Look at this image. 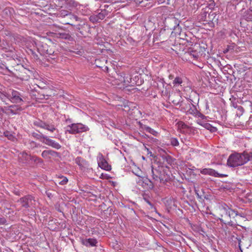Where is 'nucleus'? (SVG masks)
Wrapping results in <instances>:
<instances>
[{
  "mask_svg": "<svg viewBox=\"0 0 252 252\" xmlns=\"http://www.w3.org/2000/svg\"><path fill=\"white\" fill-rule=\"evenodd\" d=\"M37 51L41 55L46 56L51 60L58 59L60 54L56 46L51 40L45 39L44 41L34 42Z\"/></svg>",
  "mask_w": 252,
  "mask_h": 252,
  "instance_id": "1",
  "label": "nucleus"
},
{
  "mask_svg": "<svg viewBox=\"0 0 252 252\" xmlns=\"http://www.w3.org/2000/svg\"><path fill=\"white\" fill-rule=\"evenodd\" d=\"M206 50L199 44H195L192 46L187 48L182 54V58L189 62L200 60L202 58H205Z\"/></svg>",
  "mask_w": 252,
  "mask_h": 252,
  "instance_id": "2",
  "label": "nucleus"
},
{
  "mask_svg": "<svg viewBox=\"0 0 252 252\" xmlns=\"http://www.w3.org/2000/svg\"><path fill=\"white\" fill-rule=\"evenodd\" d=\"M219 214L220 217V220L221 222L230 226L235 225L231 220V219L235 218L236 216L240 215L238 211L231 209L226 204L220 203L218 208Z\"/></svg>",
  "mask_w": 252,
  "mask_h": 252,
  "instance_id": "3",
  "label": "nucleus"
},
{
  "mask_svg": "<svg viewBox=\"0 0 252 252\" xmlns=\"http://www.w3.org/2000/svg\"><path fill=\"white\" fill-rule=\"evenodd\" d=\"M252 160V153L244 151L242 153H235L231 154L227 161L228 166L235 167L243 165Z\"/></svg>",
  "mask_w": 252,
  "mask_h": 252,
  "instance_id": "4",
  "label": "nucleus"
},
{
  "mask_svg": "<svg viewBox=\"0 0 252 252\" xmlns=\"http://www.w3.org/2000/svg\"><path fill=\"white\" fill-rule=\"evenodd\" d=\"M216 14L215 12H210L208 13L207 12L204 11L202 12L199 16L200 20L205 23L204 25H208L209 28H214L215 27V23L217 22L218 18H216Z\"/></svg>",
  "mask_w": 252,
  "mask_h": 252,
  "instance_id": "5",
  "label": "nucleus"
},
{
  "mask_svg": "<svg viewBox=\"0 0 252 252\" xmlns=\"http://www.w3.org/2000/svg\"><path fill=\"white\" fill-rule=\"evenodd\" d=\"M13 75L23 81H28L32 75L33 71L24 67L22 65L19 66L17 71H15Z\"/></svg>",
  "mask_w": 252,
  "mask_h": 252,
  "instance_id": "6",
  "label": "nucleus"
},
{
  "mask_svg": "<svg viewBox=\"0 0 252 252\" xmlns=\"http://www.w3.org/2000/svg\"><path fill=\"white\" fill-rule=\"evenodd\" d=\"M18 202L21 204L22 207L26 209L34 207L36 204L35 197L31 194L20 198Z\"/></svg>",
  "mask_w": 252,
  "mask_h": 252,
  "instance_id": "7",
  "label": "nucleus"
},
{
  "mask_svg": "<svg viewBox=\"0 0 252 252\" xmlns=\"http://www.w3.org/2000/svg\"><path fill=\"white\" fill-rule=\"evenodd\" d=\"M180 21L175 17L173 14L169 15L165 18L164 20V24L165 28L167 30H172L173 28L177 27L180 24Z\"/></svg>",
  "mask_w": 252,
  "mask_h": 252,
  "instance_id": "8",
  "label": "nucleus"
},
{
  "mask_svg": "<svg viewBox=\"0 0 252 252\" xmlns=\"http://www.w3.org/2000/svg\"><path fill=\"white\" fill-rule=\"evenodd\" d=\"M5 64L6 69L12 75L14 74L15 71H17L19 66L22 65L21 64L18 63L13 58L8 59Z\"/></svg>",
  "mask_w": 252,
  "mask_h": 252,
  "instance_id": "9",
  "label": "nucleus"
},
{
  "mask_svg": "<svg viewBox=\"0 0 252 252\" xmlns=\"http://www.w3.org/2000/svg\"><path fill=\"white\" fill-rule=\"evenodd\" d=\"M125 72L115 71H114V73L112 74L111 80L114 85H123V81L125 80L124 79V75Z\"/></svg>",
  "mask_w": 252,
  "mask_h": 252,
  "instance_id": "10",
  "label": "nucleus"
},
{
  "mask_svg": "<svg viewBox=\"0 0 252 252\" xmlns=\"http://www.w3.org/2000/svg\"><path fill=\"white\" fill-rule=\"evenodd\" d=\"M33 125L45 129H46L51 132H54L56 128L55 126L53 124H47L44 121L40 120H36L33 123Z\"/></svg>",
  "mask_w": 252,
  "mask_h": 252,
  "instance_id": "11",
  "label": "nucleus"
},
{
  "mask_svg": "<svg viewBox=\"0 0 252 252\" xmlns=\"http://www.w3.org/2000/svg\"><path fill=\"white\" fill-rule=\"evenodd\" d=\"M24 97L19 92L13 90L9 100L13 103H20L24 101Z\"/></svg>",
  "mask_w": 252,
  "mask_h": 252,
  "instance_id": "12",
  "label": "nucleus"
},
{
  "mask_svg": "<svg viewBox=\"0 0 252 252\" xmlns=\"http://www.w3.org/2000/svg\"><path fill=\"white\" fill-rule=\"evenodd\" d=\"M200 173L203 175H208L215 177H224L227 176L226 174H220L211 168H204L201 170Z\"/></svg>",
  "mask_w": 252,
  "mask_h": 252,
  "instance_id": "13",
  "label": "nucleus"
},
{
  "mask_svg": "<svg viewBox=\"0 0 252 252\" xmlns=\"http://www.w3.org/2000/svg\"><path fill=\"white\" fill-rule=\"evenodd\" d=\"M107 60L104 57H101L99 59H96L94 62V64L96 67L101 68L103 70H108V67L106 65Z\"/></svg>",
  "mask_w": 252,
  "mask_h": 252,
  "instance_id": "14",
  "label": "nucleus"
},
{
  "mask_svg": "<svg viewBox=\"0 0 252 252\" xmlns=\"http://www.w3.org/2000/svg\"><path fill=\"white\" fill-rule=\"evenodd\" d=\"M152 174L153 180L155 184H156V183L159 181L160 183L164 181V179L161 174V171H160L158 169L154 168V167L152 166Z\"/></svg>",
  "mask_w": 252,
  "mask_h": 252,
  "instance_id": "15",
  "label": "nucleus"
},
{
  "mask_svg": "<svg viewBox=\"0 0 252 252\" xmlns=\"http://www.w3.org/2000/svg\"><path fill=\"white\" fill-rule=\"evenodd\" d=\"M100 156L99 161H98L99 166L105 170L110 171L111 169V166L108 164L102 154H101Z\"/></svg>",
  "mask_w": 252,
  "mask_h": 252,
  "instance_id": "16",
  "label": "nucleus"
},
{
  "mask_svg": "<svg viewBox=\"0 0 252 252\" xmlns=\"http://www.w3.org/2000/svg\"><path fill=\"white\" fill-rule=\"evenodd\" d=\"M41 142L56 149H59L61 148V145L59 143L50 139L47 136H46L45 139L41 141Z\"/></svg>",
  "mask_w": 252,
  "mask_h": 252,
  "instance_id": "17",
  "label": "nucleus"
},
{
  "mask_svg": "<svg viewBox=\"0 0 252 252\" xmlns=\"http://www.w3.org/2000/svg\"><path fill=\"white\" fill-rule=\"evenodd\" d=\"M10 94L6 92V88L1 85H0V99L5 102L6 99L9 100Z\"/></svg>",
  "mask_w": 252,
  "mask_h": 252,
  "instance_id": "18",
  "label": "nucleus"
},
{
  "mask_svg": "<svg viewBox=\"0 0 252 252\" xmlns=\"http://www.w3.org/2000/svg\"><path fill=\"white\" fill-rule=\"evenodd\" d=\"M143 82V80L141 79V75L137 74L134 76H131V79L130 81V83H131L130 84V86H140Z\"/></svg>",
  "mask_w": 252,
  "mask_h": 252,
  "instance_id": "19",
  "label": "nucleus"
},
{
  "mask_svg": "<svg viewBox=\"0 0 252 252\" xmlns=\"http://www.w3.org/2000/svg\"><path fill=\"white\" fill-rule=\"evenodd\" d=\"M188 99L191 104H192V103L194 104H198L199 100V94L195 91H191Z\"/></svg>",
  "mask_w": 252,
  "mask_h": 252,
  "instance_id": "20",
  "label": "nucleus"
},
{
  "mask_svg": "<svg viewBox=\"0 0 252 252\" xmlns=\"http://www.w3.org/2000/svg\"><path fill=\"white\" fill-rule=\"evenodd\" d=\"M65 132H68L69 134H75L79 133L78 123L72 124L66 127Z\"/></svg>",
  "mask_w": 252,
  "mask_h": 252,
  "instance_id": "21",
  "label": "nucleus"
},
{
  "mask_svg": "<svg viewBox=\"0 0 252 252\" xmlns=\"http://www.w3.org/2000/svg\"><path fill=\"white\" fill-rule=\"evenodd\" d=\"M58 15L62 17H64L65 16L68 17L71 20H75L76 21H78V18L77 16L71 14L68 11L63 10L60 11L58 14Z\"/></svg>",
  "mask_w": 252,
  "mask_h": 252,
  "instance_id": "22",
  "label": "nucleus"
},
{
  "mask_svg": "<svg viewBox=\"0 0 252 252\" xmlns=\"http://www.w3.org/2000/svg\"><path fill=\"white\" fill-rule=\"evenodd\" d=\"M6 110L12 114H17L18 111H21L23 109L22 107L18 105H11L6 108Z\"/></svg>",
  "mask_w": 252,
  "mask_h": 252,
  "instance_id": "23",
  "label": "nucleus"
},
{
  "mask_svg": "<svg viewBox=\"0 0 252 252\" xmlns=\"http://www.w3.org/2000/svg\"><path fill=\"white\" fill-rule=\"evenodd\" d=\"M97 242L96 239L94 238L86 239L82 241V244L86 247L95 246Z\"/></svg>",
  "mask_w": 252,
  "mask_h": 252,
  "instance_id": "24",
  "label": "nucleus"
},
{
  "mask_svg": "<svg viewBox=\"0 0 252 252\" xmlns=\"http://www.w3.org/2000/svg\"><path fill=\"white\" fill-rule=\"evenodd\" d=\"M186 105H189V108L188 109L187 111V114H191L195 116L198 112V110L197 109L196 106L193 103L191 104L189 103H187V104H185Z\"/></svg>",
  "mask_w": 252,
  "mask_h": 252,
  "instance_id": "25",
  "label": "nucleus"
},
{
  "mask_svg": "<svg viewBox=\"0 0 252 252\" xmlns=\"http://www.w3.org/2000/svg\"><path fill=\"white\" fill-rule=\"evenodd\" d=\"M75 162L81 169L88 165L87 161L80 157H77L75 159Z\"/></svg>",
  "mask_w": 252,
  "mask_h": 252,
  "instance_id": "26",
  "label": "nucleus"
},
{
  "mask_svg": "<svg viewBox=\"0 0 252 252\" xmlns=\"http://www.w3.org/2000/svg\"><path fill=\"white\" fill-rule=\"evenodd\" d=\"M143 198L145 202L150 206V209L156 210V208L152 202L153 199L148 194H144L143 195Z\"/></svg>",
  "mask_w": 252,
  "mask_h": 252,
  "instance_id": "27",
  "label": "nucleus"
},
{
  "mask_svg": "<svg viewBox=\"0 0 252 252\" xmlns=\"http://www.w3.org/2000/svg\"><path fill=\"white\" fill-rule=\"evenodd\" d=\"M143 184H145L148 186V189H153L154 187L155 182L154 181H152L148 178L142 177V179L140 180Z\"/></svg>",
  "mask_w": 252,
  "mask_h": 252,
  "instance_id": "28",
  "label": "nucleus"
},
{
  "mask_svg": "<svg viewBox=\"0 0 252 252\" xmlns=\"http://www.w3.org/2000/svg\"><path fill=\"white\" fill-rule=\"evenodd\" d=\"M112 11L111 8H109V10H101V11L95 15L98 18L99 21L102 20L105 18V17L108 15L109 13H110Z\"/></svg>",
  "mask_w": 252,
  "mask_h": 252,
  "instance_id": "29",
  "label": "nucleus"
},
{
  "mask_svg": "<svg viewBox=\"0 0 252 252\" xmlns=\"http://www.w3.org/2000/svg\"><path fill=\"white\" fill-rule=\"evenodd\" d=\"M124 79L125 80L123 81V85L122 86L124 87H126L128 86H130L131 83H130V81H131V76L128 73H126L125 72L124 75Z\"/></svg>",
  "mask_w": 252,
  "mask_h": 252,
  "instance_id": "30",
  "label": "nucleus"
},
{
  "mask_svg": "<svg viewBox=\"0 0 252 252\" xmlns=\"http://www.w3.org/2000/svg\"><path fill=\"white\" fill-rule=\"evenodd\" d=\"M243 17L247 21H252V10L249 9L245 11Z\"/></svg>",
  "mask_w": 252,
  "mask_h": 252,
  "instance_id": "31",
  "label": "nucleus"
},
{
  "mask_svg": "<svg viewBox=\"0 0 252 252\" xmlns=\"http://www.w3.org/2000/svg\"><path fill=\"white\" fill-rule=\"evenodd\" d=\"M172 33H174L175 35L176 36L177 35H179V38L184 39L183 36H181V32H182V29L181 27L179 25L177 27H175L174 28H173L172 29Z\"/></svg>",
  "mask_w": 252,
  "mask_h": 252,
  "instance_id": "32",
  "label": "nucleus"
},
{
  "mask_svg": "<svg viewBox=\"0 0 252 252\" xmlns=\"http://www.w3.org/2000/svg\"><path fill=\"white\" fill-rule=\"evenodd\" d=\"M161 158L163 161H166L169 165H171L173 162L172 158L169 155L165 154L161 155Z\"/></svg>",
  "mask_w": 252,
  "mask_h": 252,
  "instance_id": "33",
  "label": "nucleus"
},
{
  "mask_svg": "<svg viewBox=\"0 0 252 252\" xmlns=\"http://www.w3.org/2000/svg\"><path fill=\"white\" fill-rule=\"evenodd\" d=\"M202 126H203L206 129L209 130L211 132H214L217 130V129L216 127L213 126L209 123H204L203 125H202Z\"/></svg>",
  "mask_w": 252,
  "mask_h": 252,
  "instance_id": "34",
  "label": "nucleus"
},
{
  "mask_svg": "<svg viewBox=\"0 0 252 252\" xmlns=\"http://www.w3.org/2000/svg\"><path fill=\"white\" fill-rule=\"evenodd\" d=\"M183 83V80L181 77L177 76L176 77L173 81V84L174 87H178L180 85H181Z\"/></svg>",
  "mask_w": 252,
  "mask_h": 252,
  "instance_id": "35",
  "label": "nucleus"
},
{
  "mask_svg": "<svg viewBox=\"0 0 252 252\" xmlns=\"http://www.w3.org/2000/svg\"><path fill=\"white\" fill-rule=\"evenodd\" d=\"M79 133L87 131L89 130V127L81 123H78Z\"/></svg>",
  "mask_w": 252,
  "mask_h": 252,
  "instance_id": "36",
  "label": "nucleus"
},
{
  "mask_svg": "<svg viewBox=\"0 0 252 252\" xmlns=\"http://www.w3.org/2000/svg\"><path fill=\"white\" fill-rule=\"evenodd\" d=\"M32 135L34 138H36V139H37L38 140H39L41 142L43 140H44L45 139V137H46V136H45V135H44L43 134H42L41 133H36V132H32Z\"/></svg>",
  "mask_w": 252,
  "mask_h": 252,
  "instance_id": "37",
  "label": "nucleus"
},
{
  "mask_svg": "<svg viewBox=\"0 0 252 252\" xmlns=\"http://www.w3.org/2000/svg\"><path fill=\"white\" fill-rule=\"evenodd\" d=\"M168 33L167 35L165 37V35L166 34V30L165 29H162L160 30L159 34V36L160 38V39L162 40V41H164V40H166V38L168 37Z\"/></svg>",
  "mask_w": 252,
  "mask_h": 252,
  "instance_id": "38",
  "label": "nucleus"
},
{
  "mask_svg": "<svg viewBox=\"0 0 252 252\" xmlns=\"http://www.w3.org/2000/svg\"><path fill=\"white\" fill-rule=\"evenodd\" d=\"M33 156H32L31 155H28L26 152H23L22 154V158L24 159L26 162H28V161L32 160V158Z\"/></svg>",
  "mask_w": 252,
  "mask_h": 252,
  "instance_id": "39",
  "label": "nucleus"
},
{
  "mask_svg": "<svg viewBox=\"0 0 252 252\" xmlns=\"http://www.w3.org/2000/svg\"><path fill=\"white\" fill-rule=\"evenodd\" d=\"M48 151V154L49 155V157L52 156L55 158H60V154L59 153L56 152L53 150H49Z\"/></svg>",
  "mask_w": 252,
  "mask_h": 252,
  "instance_id": "40",
  "label": "nucleus"
},
{
  "mask_svg": "<svg viewBox=\"0 0 252 252\" xmlns=\"http://www.w3.org/2000/svg\"><path fill=\"white\" fill-rule=\"evenodd\" d=\"M241 235V234L239 235L235 231H233L230 234V238L233 241H235L239 238V237Z\"/></svg>",
  "mask_w": 252,
  "mask_h": 252,
  "instance_id": "41",
  "label": "nucleus"
},
{
  "mask_svg": "<svg viewBox=\"0 0 252 252\" xmlns=\"http://www.w3.org/2000/svg\"><path fill=\"white\" fill-rule=\"evenodd\" d=\"M59 37L62 39H69L71 37V36L69 33H67L65 32L60 33H59Z\"/></svg>",
  "mask_w": 252,
  "mask_h": 252,
  "instance_id": "42",
  "label": "nucleus"
},
{
  "mask_svg": "<svg viewBox=\"0 0 252 252\" xmlns=\"http://www.w3.org/2000/svg\"><path fill=\"white\" fill-rule=\"evenodd\" d=\"M32 160H33L34 162L40 164H42L43 163V160L41 158L36 156H33Z\"/></svg>",
  "mask_w": 252,
  "mask_h": 252,
  "instance_id": "43",
  "label": "nucleus"
},
{
  "mask_svg": "<svg viewBox=\"0 0 252 252\" xmlns=\"http://www.w3.org/2000/svg\"><path fill=\"white\" fill-rule=\"evenodd\" d=\"M28 53L29 54H31L32 56H33V58L35 59V60H38L39 59V57H38V56L37 54H36L35 53V52L32 49H29V51H28Z\"/></svg>",
  "mask_w": 252,
  "mask_h": 252,
  "instance_id": "44",
  "label": "nucleus"
},
{
  "mask_svg": "<svg viewBox=\"0 0 252 252\" xmlns=\"http://www.w3.org/2000/svg\"><path fill=\"white\" fill-rule=\"evenodd\" d=\"M186 103L182 102L180 106L181 107V110L187 113V109L189 108V105H186Z\"/></svg>",
  "mask_w": 252,
  "mask_h": 252,
  "instance_id": "45",
  "label": "nucleus"
},
{
  "mask_svg": "<svg viewBox=\"0 0 252 252\" xmlns=\"http://www.w3.org/2000/svg\"><path fill=\"white\" fill-rule=\"evenodd\" d=\"M90 21L93 23L100 22L99 20H98V18L95 15V14H94L91 16L90 17Z\"/></svg>",
  "mask_w": 252,
  "mask_h": 252,
  "instance_id": "46",
  "label": "nucleus"
},
{
  "mask_svg": "<svg viewBox=\"0 0 252 252\" xmlns=\"http://www.w3.org/2000/svg\"><path fill=\"white\" fill-rule=\"evenodd\" d=\"M42 157L47 159H50V157H49V155L48 154V150H44L42 152L41 154Z\"/></svg>",
  "mask_w": 252,
  "mask_h": 252,
  "instance_id": "47",
  "label": "nucleus"
},
{
  "mask_svg": "<svg viewBox=\"0 0 252 252\" xmlns=\"http://www.w3.org/2000/svg\"><path fill=\"white\" fill-rule=\"evenodd\" d=\"M171 144L173 146H177L179 145V143L177 138H172L171 139Z\"/></svg>",
  "mask_w": 252,
  "mask_h": 252,
  "instance_id": "48",
  "label": "nucleus"
},
{
  "mask_svg": "<svg viewBox=\"0 0 252 252\" xmlns=\"http://www.w3.org/2000/svg\"><path fill=\"white\" fill-rule=\"evenodd\" d=\"M101 8V10H109V8H111L112 10V7L110 5H108L107 4H105L103 5H101L100 6Z\"/></svg>",
  "mask_w": 252,
  "mask_h": 252,
  "instance_id": "49",
  "label": "nucleus"
},
{
  "mask_svg": "<svg viewBox=\"0 0 252 252\" xmlns=\"http://www.w3.org/2000/svg\"><path fill=\"white\" fill-rule=\"evenodd\" d=\"M60 178H63V180L59 182L60 185H65L67 183L68 179L66 177L62 176Z\"/></svg>",
  "mask_w": 252,
  "mask_h": 252,
  "instance_id": "50",
  "label": "nucleus"
},
{
  "mask_svg": "<svg viewBox=\"0 0 252 252\" xmlns=\"http://www.w3.org/2000/svg\"><path fill=\"white\" fill-rule=\"evenodd\" d=\"M236 46L235 43H232L230 45H227V50H230L231 52L234 51Z\"/></svg>",
  "mask_w": 252,
  "mask_h": 252,
  "instance_id": "51",
  "label": "nucleus"
},
{
  "mask_svg": "<svg viewBox=\"0 0 252 252\" xmlns=\"http://www.w3.org/2000/svg\"><path fill=\"white\" fill-rule=\"evenodd\" d=\"M139 125L140 128L141 129H142L143 130H145L146 131H147V130H148L149 127V126H147V125L143 124L141 122H139Z\"/></svg>",
  "mask_w": 252,
  "mask_h": 252,
  "instance_id": "52",
  "label": "nucleus"
},
{
  "mask_svg": "<svg viewBox=\"0 0 252 252\" xmlns=\"http://www.w3.org/2000/svg\"><path fill=\"white\" fill-rule=\"evenodd\" d=\"M147 132L153 134V135L156 136L158 134V132L156 130H154L153 128L150 127H149L148 130H147Z\"/></svg>",
  "mask_w": 252,
  "mask_h": 252,
  "instance_id": "53",
  "label": "nucleus"
},
{
  "mask_svg": "<svg viewBox=\"0 0 252 252\" xmlns=\"http://www.w3.org/2000/svg\"><path fill=\"white\" fill-rule=\"evenodd\" d=\"M14 38L15 40L17 42H20L22 41L23 39V37L19 35H15Z\"/></svg>",
  "mask_w": 252,
  "mask_h": 252,
  "instance_id": "54",
  "label": "nucleus"
},
{
  "mask_svg": "<svg viewBox=\"0 0 252 252\" xmlns=\"http://www.w3.org/2000/svg\"><path fill=\"white\" fill-rule=\"evenodd\" d=\"M7 224V220L4 217L0 218V225H4Z\"/></svg>",
  "mask_w": 252,
  "mask_h": 252,
  "instance_id": "55",
  "label": "nucleus"
},
{
  "mask_svg": "<svg viewBox=\"0 0 252 252\" xmlns=\"http://www.w3.org/2000/svg\"><path fill=\"white\" fill-rule=\"evenodd\" d=\"M243 238V236L242 235H240L238 238H237V239L236 240L237 241H238V248H239V249H241V248H242L241 247V239Z\"/></svg>",
  "mask_w": 252,
  "mask_h": 252,
  "instance_id": "56",
  "label": "nucleus"
},
{
  "mask_svg": "<svg viewBox=\"0 0 252 252\" xmlns=\"http://www.w3.org/2000/svg\"><path fill=\"white\" fill-rule=\"evenodd\" d=\"M195 116H197L199 118H202V119H204L206 118V117L203 114H202V113H201L199 111H198L197 114H196Z\"/></svg>",
  "mask_w": 252,
  "mask_h": 252,
  "instance_id": "57",
  "label": "nucleus"
},
{
  "mask_svg": "<svg viewBox=\"0 0 252 252\" xmlns=\"http://www.w3.org/2000/svg\"><path fill=\"white\" fill-rule=\"evenodd\" d=\"M46 194L47 195V196L50 198H51L53 196V195L52 194V192L49 190L46 191Z\"/></svg>",
  "mask_w": 252,
  "mask_h": 252,
  "instance_id": "58",
  "label": "nucleus"
},
{
  "mask_svg": "<svg viewBox=\"0 0 252 252\" xmlns=\"http://www.w3.org/2000/svg\"><path fill=\"white\" fill-rule=\"evenodd\" d=\"M195 194L196 195L197 197L198 198H199V199H201V195H200L199 194V193H198V191L197 190H195Z\"/></svg>",
  "mask_w": 252,
  "mask_h": 252,
  "instance_id": "59",
  "label": "nucleus"
},
{
  "mask_svg": "<svg viewBox=\"0 0 252 252\" xmlns=\"http://www.w3.org/2000/svg\"><path fill=\"white\" fill-rule=\"evenodd\" d=\"M159 81L161 83L162 86L164 87V84H165V81H164V79H159Z\"/></svg>",
  "mask_w": 252,
  "mask_h": 252,
  "instance_id": "60",
  "label": "nucleus"
},
{
  "mask_svg": "<svg viewBox=\"0 0 252 252\" xmlns=\"http://www.w3.org/2000/svg\"><path fill=\"white\" fill-rule=\"evenodd\" d=\"M145 147V149H146V150L147 151L148 154H150V156H152V152L151 151H150V150H149V149L148 148H147L146 147Z\"/></svg>",
  "mask_w": 252,
  "mask_h": 252,
  "instance_id": "61",
  "label": "nucleus"
},
{
  "mask_svg": "<svg viewBox=\"0 0 252 252\" xmlns=\"http://www.w3.org/2000/svg\"><path fill=\"white\" fill-rule=\"evenodd\" d=\"M14 193L17 195H20V192L19 191H15L14 192Z\"/></svg>",
  "mask_w": 252,
  "mask_h": 252,
  "instance_id": "62",
  "label": "nucleus"
},
{
  "mask_svg": "<svg viewBox=\"0 0 252 252\" xmlns=\"http://www.w3.org/2000/svg\"><path fill=\"white\" fill-rule=\"evenodd\" d=\"M172 102L174 104H176V105H178L179 104V102H176V101L175 100H173L172 101Z\"/></svg>",
  "mask_w": 252,
  "mask_h": 252,
  "instance_id": "63",
  "label": "nucleus"
},
{
  "mask_svg": "<svg viewBox=\"0 0 252 252\" xmlns=\"http://www.w3.org/2000/svg\"><path fill=\"white\" fill-rule=\"evenodd\" d=\"M182 127L183 128H186V127H187V126L186 124H184L182 125Z\"/></svg>",
  "mask_w": 252,
  "mask_h": 252,
  "instance_id": "64",
  "label": "nucleus"
}]
</instances>
